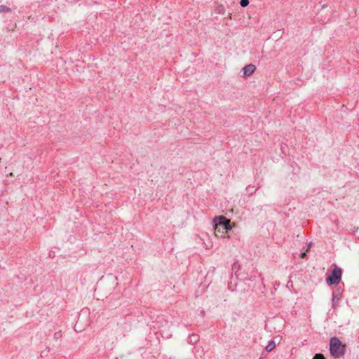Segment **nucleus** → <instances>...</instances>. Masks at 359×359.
<instances>
[{"label":"nucleus","instance_id":"nucleus-8","mask_svg":"<svg viewBox=\"0 0 359 359\" xmlns=\"http://www.w3.org/2000/svg\"><path fill=\"white\" fill-rule=\"evenodd\" d=\"M276 345L273 341H270L269 344L266 346V351L269 352L275 348Z\"/></svg>","mask_w":359,"mask_h":359},{"label":"nucleus","instance_id":"nucleus-10","mask_svg":"<svg viewBox=\"0 0 359 359\" xmlns=\"http://www.w3.org/2000/svg\"><path fill=\"white\" fill-rule=\"evenodd\" d=\"M249 4H250L249 0H241L240 1V5L243 8L248 6L249 5Z\"/></svg>","mask_w":359,"mask_h":359},{"label":"nucleus","instance_id":"nucleus-11","mask_svg":"<svg viewBox=\"0 0 359 359\" xmlns=\"http://www.w3.org/2000/svg\"><path fill=\"white\" fill-rule=\"evenodd\" d=\"M313 359H325L324 355L322 353H316Z\"/></svg>","mask_w":359,"mask_h":359},{"label":"nucleus","instance_id":"nucleus-6","mask_svg":"<svg viewBox=\"0 0 359 359\" xmlns=\"http://www.w3.org/2000/svg\"><path fill=\"white\" fill-rule=\"evenodd\" d=\"M199 340V336L196 334H192L188 336L187 343L189 344H194Z\"/></svg>","mask_w":359,"mask_h":359},{"label":"nucleus","instance_id":"nucleus-5","mask_svg":"<svg viewBox=\"0 0 359 359\" xmlns=\"http://www.w3.org/2000/svg\"><path fill=\"white\" fill-rule=\"evenodd\" d=\"M255 69H256V67H255V65H254L252 64H249V65H245L243 68L244 76H250L251 74H252L254 73Z\"/></svg>","mask_w":359,"mask_h":359},{"label":"nucleus","instance_id":"nucleus-9","mask_svg":"<svg viewBox=\"0 0 359 359\" xmlns=\"http://www.w3.org/2000/svg\"><path fill=\"white\" fill-rule=\"evenodd\" d=\"M216 11L219 14H224L225 8L224 6L219 5L217 7Z\"/></svg>","mask_w":359,"mask_h":359},{"label":"nucleus","instance_id":"nucleus-4","mask_svg":"<svg viewBox=\"0 0 359 359\" xmlns=\"http://www.w3.org/2000/svg\"><path fill=\"white\" fill-rule=\"evenodd\" d=\"M344 289L339 286L332 293V306H335L342 297Z\"/></svg>","mask_w":359,"mask_h":359},{"label":"nucleus","instance_id":"nucleus-1","mask_svg":"<svg viewBox=\"0 0 359 359\" xmlns=\"http://www.w3.org/2000/svg\"><path fill=\"white\" fill-rule=\"evenodd\" d=\"M346 346L336 337H332L330 341V353L336 358L343 357L345 354Z\"/></svg>","mask_w":359,"mask_h":359},{"label":"nucleus","instance_id":"nucleus-7","mask_svg":"<svg viewBox=\"0 0 359 359\" xmlns=\"http://www.w3.org/2000/svg\"><path fill=\"white\" fill-rule=\"evenodd\" d=\"M11 12V8L5 6V5H0V13H10Z\"/></svg>","mask_w":359,"mask_h":359},{"label":"nucleus","instance_id":"nucleus-3","mask_svg":"<svg viewBox=\"0 0 359 359\" xmlns=\"http://www.w3.org/2000/svg\"><path fill=\"white\" fill-rule=\"evenodd\" d=\"M342 269L334 265L331 274L326 278V282L329 285H338L341 279Z\"/></svg>","mask_w":359,"mask_h":359},{"label":"nucleus","instance_id":"nucleus-2","mask_svg":"<svg viewBox=\"0 0 359 359\" xmlns=\"http://www.w3.org/2000/svg\"><path fill=\"white\" fill-rule=\"evenodd\" d=\"M212 222L215 231L217 233H223V230L228 231L231 230L233 228V226L231 224V220L224 215L215 217L213 219Z\"/></svg>","mask_w":359,"mask_h":359}]
</instances>
